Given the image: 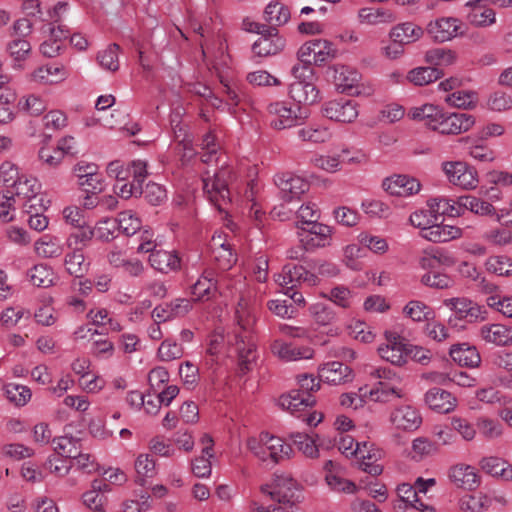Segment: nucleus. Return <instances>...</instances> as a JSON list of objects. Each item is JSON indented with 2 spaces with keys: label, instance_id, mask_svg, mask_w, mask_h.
Listing matches in <instances>:
<instances>
[{
  "label": "nucleus",
  "instance_id": "f257e3e1",
  "mask_svg": "<svg viewBox=\"0 0 512 512\" xmlns=\"http://www.w3.org/2000/svg\"><path fill=\"white\" fill-rule=\"evenodd\" d=\"M235 318L237 330L235 331V345L239 357V368L244 374L250 370V365L255 359L256 346L253 338L255 316L246 304L239 303Z\"/></svg>",
  "mask_w": 512,
  "mask_h": 512
},
{
  "label": "nucleus",
  "instance_id": "f03ea898",
  "mask_svg": "<svg viewBox=\"0 0 512 512\" xmlns=\"http://www.w3.org/2000/svg\"><path fill=\"white\" fill-rule=\"evenodd\" d=\"M247 448L260 461H271L273 464L289 459L292 454V448L289 444L268 432H262L258 439L249 438Z\"/></svg>",
  "mask_w": 512,
  "mask_h": 512
},
{
  "label": "nucleus",
  "instance_id": "7ed1b4c3",
  "mask_svg": "<svg viewBox=\"0 0 512 512\" xmlns=\"http://www.w3.org/2000/svg\"><path fill=\"white\" fill-rule=\"evenodd\" d=\"M337 49L334 44L326 39H313L305 42L298 50L297 56L303 66H294L292 72L298 77L300 70L312 74L311 64L322 65L336 57Z\"/></svg>",
  "mask_w": 512,
  "mask_h": 512
},
{
  "label": "nucleus",
  "instance_id": "20e7f679",
  "mask_svg": "<svg viewBox=\"0 0 512 512\" xmlns=\"http://www.w3.org/2000/svg\"><path fill=\"white\" fill-rule=\"evenodd\" d=\"M232 178V172L228 167L222 166L212 176L208 171L203 175V190L208 199L219 211L225 210V205L230 201L228 183Z\"/></svg>",
  "mask_w": 512,
  "mask_h": 512
},
{
  "label": "nucleus",
  "instance_id": "39448f33",
  "mask_svg": "<svg viewBox=\"0 0 512 512\" xmlns=\"http://www.w3.org/2000/svg\"><path fill=\"white\" fill-rule=\"evenodd\" d=\"M261 491L279 504L290 505L300 502L302 497L298 483L287 475H276L271 485H263Z\"/></svg>",
  "mask_w": 512,
  "mask_h": 512
},
{
  "label": "nucleus",
  "instance_id": "423d86ee",
  "mask_svg": "<svg viewBox=\"0 0 512 512\" xmlns=\"http://www.w3.org/2000/svg\"><path fill=\"white\" fill-rule=\"evenodd\" d=\"M475 124V118L466 113H448L440 108L434 131L445 135L467 132Z\"/></svg>",
  "mask_w": 512,
  "mask_h": 512
},
{
  "label": "nucleus",
  "instance_id": "0eeeda50",
  "mask_svg": "<svg viewBox=\"0 0 512 512\" xmlns=\"http://www.w3.org/2000/svg\"><path fill=\"white\" fill-rule=\"evenodd\" d=\"M12 188L15 191L13 195L24 200L27 213L37 210V206L42 207L43 199L39 197L41 185L35 177L22 174Z\"/></svg>",
  "mask_w": 512,
  "mask_h": 512
},
{
  "label": "nucleus",
  "instance_id": "6e6552de",
  "mask_svg": "<svg viewBox=\"0 0 512 512\" xmlns=\"http://www.w3.org/2000/svg\"><path fill=\"white\" fill-rule=\"evenodd\" d=\"M322 113L332 121L352 123L358 117L359 111L354 100L340 97L324 103Z\"/></svg>",
  "mask_w": 512,
  "mask_h": 512
},
{
  "label": "nucleus",
  "instance_id": "1a4fd4ad",
  "mask_svg": "<svg viewBox=\"0 0 512 512\" xmlns=\"http://www.w3.org/2000/svg\"><path fill=\"white\" fill-rule=\"evenodd\" d=\"M386 343L378 348L380 357L396 366H402L407 363L408 343L406 340L394 332H386Z\"/></svg>",
  "mask_w": 512,
  "mask_h": 512
},
{
  "label": "nucleus",
  "instance_id": "9d476101",
  "mask_svg": "<svg viewBox=\"0 0 512 512\" xmlns=\"http://www.w3.org/2000/svg\"><path fill=\"white\" fill-rule=\"evenodd\" d=\"M444 305L454 312L457 319L468 323L481 322L487 318V311L483 307L465 297L445 299Z\"/></svg>",
  "mask_w": 512,
  "mask_h": 512
},
{
  "label": "nucleus",
  "instance_id": "9b49d317",
  "mask_svg": "<svg viewBox=\"0 0 512 512\" xmlns=\"http://www.w3.org/2000/svg\"><path fill=\"white\" fill-rule=\"evenodd\" d=\"M443 171L453 185L464 189H474L478 184L477 171L464 162H445Z\"/></svg>",
  "mask_w": 512,
  "mask_h": 512
},
{
  "label": "nucleus",
  "instance_id": "f8f14e48",
  "mask_svg": "<svg viewBox=\"0 0 512 512\" xmlns=\"http://www.w3.org/2000/svg\"><path fill=\"white\" fill-rule=\"evenodd\" d=\"M266 111L271 127L276 130L294 127L302 119L297 115L296 110L284 101H275L268 104Z\"/></svg>",
  "mask_w": 512,
  "mask_h": 512
},
{
  "label": "nucleus",
  "instance_id": "ddd939ff",
  "mask_svg": "<svg viewBox=\"0 0 512 512\" xmlns=\"http://www.w3.org/2000/svg\"><path fill=\"white\" fill-rule=\"evenodd\" d=\"M461 26V21L457 18L442 17L430 21L426 31L435 42L443 43L461 35Z\"/></svg>",
  "mask_w": 512,
  "mask_h": 512
},
{
  "label": "nucleus",
  "instance_id": "4468645a",
  "mask_svg": "<svg viewBox=\"0 0 512 512\" xmlns=\"http://www.w3.org/2000/svg\"><path fill=\"white\" fill-rule=\"evenodd\" d=\"M275 184L280 191V197L285 202L299 199L309 189V183L303 178L291 173H282L275 177Z\"/></svg>",
  "mask_w": 512,
  "mask_h": 512
},
{
  "label": "nucleus",
  "instance_id": "2eb2a0df",
  "mask_svg": "<svg viewBox=\"0 0 512 512\" xmlns=\"http://www.w3.org/2000/svg\"><path fill=\"white\" fill-rule=\"evenodd\" d=\"M252 46V51L259 57L276 55L285 47V39L279 35L278 29L269 27L264 30Z\"/></svg>",
  "mask_w": 512,
  "mask_h": 512
},
{
  "label": "nucleus",
  "instance_id": "dca6fc26",
  "mask_svg": "<svg viewBox=\"0 0 512 512\" xmlns=\"http://www.w3.org/2000/svg\"><path fill=\"white\" fill-rule=\"evenodd\" d=\"M382 187L390 195L409 197L420 191L421 184L414 177L408 175H394L384 179Z\"/></svg>",
  "mask_w": 512,
  "mask_h": 512
},
{
  "label": "nucleus",
  "instance_id": "f3484780",
  "mask_svg": "<svg viewBox=\"0 0 512 512\" xmlns=\"http://www.w3.org/2000/svg\"><path fill=\"white\" fill-rule=\"evenodd\" d=\"M304 231L301 234V242L306 250L329 246L332 241L331 227L322 223H314L310 227L298 226Z\"/></svg>",
  "mask_w": 512,
  "mask_h": 512
},
{
  "label": "nucleus",
  "instance_id": "a211bd4d",
  "mask_svg": "<svg viewBox=\"0 0 512 512\" xmlns=\"http://www.w3.org/2000/svg\"><path fill=\"white\" fill-rule=\"evenodd\" d=\"M389 420L395 429L406 432L417 430L422 423L420 413L410 405H403L394 409Z\"/></svg>",
  "mask_w": 512,
  "mask_h": 512
},
{
  "label": "nucleus",
  "instance_id": "6ab92c4d",
  "mask_svg": "<svg viewBox=\"0 0 512 512\" xmlns=\"http://www.w3.org/2000/svg\"><path fill=\"white\" fill-rule=\"evenodd\" d=\"M399 500L394 504L397 512H406L408 508H413L422 512H435L432 506L425 505L418 497L414 485L402 483L397 487Z\"/></svg>",
  "mask_w": 512,
  "mask_h": 512
},
{
  "label": "nucleus",
  "instance_id": "aec40b11",
  "mask_svg": "<svg viewBox=\"0 0 512 512\" xmlns=\"http://www.w3.org/2000/svg\"><path fill=\"white\" fill-rule=\"evenodd\" d=\"M305 72L302 70L298 72V77H295L296 80L290 84L289 95L300 104L311 105L319 100V90L312 82L301 79L305 76Z\"/></svg>",
  "mask_w": 512,
  "mask_h": 512
},
{
  "label": "nucleus",
  "instance_id": "412c9836",
  "mask_svg": "<svg viewBox=\"0 0 512 512\" xmlns=\"http://www.w3.org/2000/svg\"><path fill=\"white\" fill-rule=\"evenodd\" d=\"M319 377L326 383L341 385L351 382L354 378V374L352 369L346 364L339 361H332L323 364L319 368Z\"/></svg>",
  "mask_w": 512,
  "mask_h": 512
},
{
  "label": "nucleus",
  "instance_id": "4be33fe9",
  "mask_svg": "<svg viewBox=\"0 0 512 512\" xmlns=\"http://www.w3.org/2000/svg\"><path fill=\"white\" fill-rule=\"evenodd\" d=\"M479 336L485 343L495 346H509L512 344V328L499 323L481 326Z\"/></svg>",
  "mask_w": 512,
  "mask_h": 512
},
{
  "label": "nucleus",
  "instance_id": "5701e85b",
  "mask_svg": "<svg viewBox=\"0 0 512 512\" xmlns=\"http://www.w3.org/2000/svg\"><path fill=\"white\" fill-rule=\"evenodd\" d=\"M271 351L274 355L284 361L311 359L314 353L310 347L294 346L292 344L285 343L282 340H274L271 344Z\"/></svg>",
  "mask_w": 512,
  "mask_h": 512
},
{
  "label": "nucleus",
  "instance_id": "b1692460",
  "mask_svg": "<svg viewBox=\"0 0 512 512\" xmlns=\"http://www.w3.org/2000/svg\"><path fill=\"white\" fill-rule=\"evenodd\" d=\"M449 477L459 488L474 490L480 485V476L470 465L459 464L450 469Z\"/></svg>",
  "mask_w": 512,
  "mask_h": 512
},
{
  "label": "nucleus",
  "instance_id": "393cba45",
  "mask_svg": "<svg viewBox=\"0 0 512 512\" xmlns=\"http://www.w3.org/2000/svg\"><path fill=\"white\" fill-rule=\"evenodd\" d=\"M463 230L453 225H443L434 222L424 231H420V236L430 242L444 243L462 237Z\"/></svg>",
  "mask_w": 512,
  "mask_h": 512
},
{
  "label": "nucleus",
  "instance_id": "a878e982",
  "mask_svg": "<svg viewBox=\"0 0 512 512\" xmlns=\"http://www.w3.org/2000/svg\"><path fill=\"white\" fill-rule=\"evenodd\" d=\"M150 266L161 272L169 273L176 271L180 268L181 260L176 251H167L163 249H156L148 258Z\"/></svg>",
  "mask_w": 512,
  "mask_h": 512
},
{
  "label": "nucleus",
  "instance_id": "bb28decb",
  "mask_svg": "<svg viewBox=\"0 0 512 512\" xmlns=\"http://www.w3.org/2000/svg\"><path fill=\"white\" fill-rule=\"evenodd\" d=\"M425 402L430 409L439 413H448L456 406V398L450 392L438 387L426 392Z\"/></svg>",
  "mask_w": 512,
  "mask_h": 512
},
{
  "label": "nucleus",
  "instance_id": "cd10ccee",
  "mask_svg": "<svg viewBox=\"0 0 512 512\" xmlns=\"http://www.w3.org/2000/svg\"><path fill=\"white\" fill-rule=\"evenodd\" d=\"M382 455V450L374 447L367 449V444L363 443L357 456L360 459L358 462L359 469L372 476L380 475L383 471V465L379 463Z\"/></svg>",
  "mask_w": 512,
  "mask_h": 512
},
{
  "label": "nucleus",
  "instance_id": "c85d7f7f",
  "mask_svg": "<svg viewBox=\"0 0 512 512\" xmlns=\"http://www.w3.org/2000/svg\"><path fill=\"white\" fill-rule=\"evenodd\" d=\"M449 355L460 366L476 368L481 362V357L476 347L468 343L454 344L449 350Z\"/></svg>",
  "mask_w": 512,
  "mask_h": 512
},
{
  "label": "nucleus",
  "instance_id": "c756f323",
  "mask_svg": "<svg viewBox=\"0 0 512 512\" xmlns=\"http://www.w3.org/2000/svg\"><path fill=\"white\" fill-rule=\"evenodd\" d=\"M303 275H306V269L303 266L287 264L275 281L283 289L284 294H289L291 290L303 283Z\"/></svg>",
  "mask_w": 512,
  "mask_h": 512
},
{
  "label": "nucleus",
  "instance_id": "7c9ffc66",
  "mask_svg": "<svg viewBox=\"0 0 512 512\" xmlns=\"http://www.w3.org/2000/svg\"><path fill=\"white\" fill-rule=\"evenodd\" d=\"M280 407L289 411L291 414L305 411L307 408L315 404V399L312 395L304 396L301 391H290L286 395H282L278 401Z\"/></svg>",
  "mask_w": 512,
  "mask_h": 512
},
{
  "label": "nucleus",
  "instance_id": "2f4dec72",
  "mask_svg": "<svg viewBox=\"0 0 512 512\" xmlns=\"http://www.w3.org/2000/svg\"><path fill=\"white\" fill-rule=\"evenodd\" d=\"M482 0L470 1L467 5L472 9L467 15L468 22L477 28H486L496 22V13L491 8L481 5Z\"/></svg>",
  "mask_w": 512,
  "mask_h": 512
},
{
  "label": "nucleus",
  "instance_id": "473e14b6",
  "mask_svg": "<svg viewBox=\"0 0 512 512\" xmlns=\"http://www.w3.org/2000/svg\"><path fill=\"white\" fill-rule=\"evenodd\" d=\"M334 79L336 85L342 93L358 94V83L361 79L360 74L347 66H341L335 70Z\"/></svg>",
  "mask_w": 512,
  "mask_h": 512
},
{
  "label": "nucleus",
  "instance_id": "72a5a7b5",
  "mask_svg": "<svg viewBox=\"0 0 512 512\" xmlns=\"http://www.w3.org/2000/svg\"><path fill=\"white\" fill-rule=\"evenodd\" d=\"M422 35V28L412 22L398 24L389 32L390 39L392 41L399 42L402 45L411 44L420 39Z\"/></svg>",
  "mask_w": 512,
  "mask_h": 512
},
{
  "label": "nucleus",
  "instance_id": "f704fd0d",
  "mask_svg": "<svg viewBox=\"0 0 512 512\" xmlns=\"http://www.w3.org/2000/svg\"><path fill=\"white\" fill-rule=\"evenodd\" d=\"M212 258L221 270H228L236 262L229 244L222 242L221 236L212 238Z\"/></svg>",
  "mask_w": 512,
  "mask_h": 512
},
{
  "label": "nucleus",
  "instance_id": "c9c22d12",
  "mask_svg": "<svg viewBox=\"0 0 512 512\" xmlns=\"http://www.w3.org/2000/svg\"><path fill=\"white\" fill-rule=\"evenodd\" d=\"M36 254L42 258H57L62 255L64 247L57 237L44 235L34 244Z\"/></svg>",
  "mask_w": 512,
  "mask_h": 512
},
{
  "label": "nucleus",
  "instance_id": "e433bc0d",
  "mask_svg": "<svg viewBox=\"0 0 512 512\" xmlns=\"http://www.w3.org/2000/svg\"><path fill=\"white\" fill-rule=\"evenodd\" d=\"M371 400L375 402H389L392 399L403 397V391L399 385L390 384L387 381H379L374 388L369 391Z\"/></svg>",
  "mask_w": 512,
  "mask_h": 512
},
{
  "label": "nucleus",
  "instance_id": "4c0bfd02",
  "mask_svg": "<svg viewBox=\"0 0 512 512\" xmlns=\"http://www.w3.org/2000/svg\"><path fill=\"white\" fill-rule=\"evenodd\" d=\"M217 281L212 270H205L202 276L192 286L191 293L195 300L209 299L212 292L216 290Z\"/></svg>",
  "mask_w": 512,
  "mask_h": 512
},
{
  "label": "nucleus",
  "instance_id": "58836bf2",
  "mask_svg": "<svg viewBox=\"0 0 512 512\" xmlns=\"http://www.w3.org/2000/svg\"><path fill=\"white\" fill-rule=\"evenodd\" d=\"M427 206L432 209L437 219L440 215L450 217H459L462 215V211L459 210L458 200L454 201L449 198L435 197L427 201Z\"/></svg>",
  "mask_w": 512,
  "mask_h": 512
},
{
  "label": "nucleus",
  "instance_id": "ea45409f",
  "mask_svg": "<svg viewBox=\"0 0 512 512\" xmlns=\"http://www.w3.org/2000/svg\"><path fill=\"white\" fill-rule=\"evenodd\" d=\"M264 18L270 24L269 27L277 28L289 21L290 11L284 4L278 1L270 2L265 8Z\"/></svg>",
  "mask_w": 512,
  "mask_h": 512
},
{
  "label": "nucleus",
  "instance_id": "a19ab883",
  "mask_svg": "<svg viewBox=\"0 0 512 512\" xmlns=\"http://www.w3.org/2000/svg\"><path fill=\"white\" fill-rule=\"evenodd\" d=\"M439 111L440 107L438 106L433 104H424L410 108L408 116L413 120L424 122L428 128L434 130Z\"/></svg>",
  "mask_w": 512,
  "mask_h": 512
},
{
  "label": "nucleus",
  "instance_id": "79ce46f5",
  "mask_svg": "<svg viewBox=\"0 0 512 512\" xmlns=\"http://www.w3.org/2000/svg\"><path fill=\"white\" fill-rule=\"evenodd\" d=\"M358 17L362 23L376 25L380 23H391L396 20L395 15L382 8L365 7L359 10Z\"/></svg>",
  "mask_w": 512,
  "mask_h": 512
},
{
  "label": "nucleus",
  "instance_id": "37998d69",
  "mask_svg": "<svg viewBox=\"0 0 512 512\" xmlns=\"http://www.w3.org/2000/svg\"><path fill=\"white\" fill-rule=\"evenodd\" d=\"M442 75V71L435 67H417L408 72L407 79L416 86H424L440 79Z\"/></svg>",
  "mask_w": 512,
  "mask_h": 512
},
{
  "label": "nucleus",
  "instance_id": "c03bdc74",
  "mask_svg": "<svg viewBox=\"0 0 512 512\" xmlns=\"http://www.w3.org/2000/svg\"><path fill=\"white\" fill-rule=\"evenodd\" d=\"M54 451L65 458L73 459L81 451V441L72 436H60L53 439Z\"/></svg>",
  "mask_w": 512,
  "mask_h": 512
},
{
  "label": "nucleus",
  "instance_id": "a18cd8bd",
  "mask_svg": "<svg viewBox=\"0 0 512 512\" xmlns=\"http://www.w3.org/2000/svg\"><path fill=\"white\" fill-rule=\"evenodd\" d=\"M483 471L492 476H502L512 479V467L506 461L498 457H486L480 462Z\"/></svg>",
  "mask_w": 512,
  "mask_h": 512
},
{
  "label": "nucleus",
  "instance_id": "49530a36",
  "mask_svg": "<svg viewBox=\"0 0 512 512\" xmlns=\"http://www.w3.org/2000/svg\"><path fill=\"white\" fill-rule=\"evenodd\" d=\"M298 137L305 142L314 144L325 143L331 138L328 128L319 125H309L297 131Z\"/></svg>",
  "mask_w": 512,
  "mask_h": 512
},
{
  "label": "nucleus",
  "instance_id": "de8ad7c7",
  "mask_svg": "<svg viewBox=\"0 0 512 512\" xmlns=\"http://www.w3.org/2000/svg\"><path fill=\"white\" fill-rule=\"evenodd\" d=\"M64 263L67 272L76 278L82 277L87 271L88 264L85 263L84 255L80 249H73L71 253H68L65 256Z\"/></svg>",
  "mask_w": 512,
  "mask_h": 512
},
{
  "label": "nucleus",
  "instance_id": "09e8293b",
  "mask_svg": "<svg viewBox=\"0 0 512 512\" xmlns=\"http://www.w3.org/2000/svg\"><path fill=\"white\" fill-rule=\"evenodd\" d=\"M78 230L67 238V246L71 249H80L87 246L95 236L94 229L87 224L77 227Z\"/></svg>",
  "mask_w": 512,
  "mask_h": 512
},
{
  "label": "nucleus",
  "instance_id": "8fccbe9b",
  "mask_svg": "<svg viewBox=\"0 0 512 512\" xmlns=\"http://www.w3.org/2000/svg\"><path fill=\"white\" fill-rule=\"evenodd\" d=\"M486 270L498 276L512 274V259L504 255L490 256L485 263Z\"/></svg>",
  "mask_w": 512,
  "mask_h": 512
},
{
  "label": "nucleus",
  "instance_id": "3c124183",
  "mask_svg": "<svg viewBox=\"0 0 512 512\" xmlns=\"http://www.w3.org/2000/svg\"><path fill=\"white\" fill-rule=\"evenodd\" d=\"M425 60L432 65L449 66L455 62L456 53L447 48H433L426 52Z\"/></svg>",
  "mask_w": 512,
  "mask_h": 512
},
{
  "label": "nucleus",
  "instance_id": "603ef678",
  "mask_svg": "<svg viewBox=\"0 0 512 512\" xmlns=\"http://www.w3.org/2000/svg\"><path fill=\"white\" fill-rule=\"evenodd\" d=\"M491 500L484 494L466 495L460 500V508L463 511L483 512L489 508Z\"/></svg>",
  "mask_w": 512,
  "mask_h": 512
},
{
  "label": "nucleus",
  "instance_id": "864d4df0",
  "mask_svg": "<svg viewBox=\"0 0 512 512\" xmlns=\"http://www.w3.org/2000/svg\"><path fill=\"white\" fill-rule=\"evenodd\" d=\"M476 426L480 435L487 440H495L502 435V424L498 420L480 417L477 419Z\"/></svg>",
  "mask_w": 512,
  "mask_h": 512
},
{
  "label": "nucleus",
  "instance_id": "5fc2aeb1",
  "mask_svg": "<svg viewBox=\"0 0 512 512\" xmlns=\"http://www.w3.org/2000/svg\"><path fill=\"white\" fill-rule=\"evenodd\" d=\"M116 222L118 230H121L127 236L134 235L141 228V220L132 210L119 213Z\"/></svg>",
  "mask_w": 512,
  "mask_h": 512
},
{
  "label": "nucleus",
  "instance_id": "6e6d98bb",
  "mask_svg": "<svg viewBox=\"0 0 512 512\" xmlns=\"http://www.w3.org/2000/svg\"><path fill=\"white\" fill-rule=\"evenodd\" d=\"M403 311L413 321L417 322L429 320L433 317V310L425 303L417 300L410 301Z\"/></svg>",
  "mask_w": 512,
  "mask_h": 512
},
{
  "label": "nucleus",
  "instance_id": "4d7b16f0",
  "mask_svg": "<svg viewBox=\"0 0 512 512\" xmlns=\"http://www.w3.org/2000/svg\"><path fill=\"white\" fill-rule=\"evenodd\" d=\"M290 438L303 454L310 458H317L319 456V449L315 441L305 433H292Z\"/></svg>",
  "mask_w": 512,
  "mask_h": 512
},
{
  "label": "nucleus",
  "instance_id": "13d9d810",
  "mask_svg": "<svg viewBox=\"0 0 512 512\" xmlns=\"http://www.w3.org/2000/svg\"><path fill=\"white\" fill-rule=\"evenodd\" d=\"M321 296L342 308H349L353 303L352 292L345 286H336L332 288L329 293L322 292Z\"/></svg>",
  "mask_w": 512,
  "mask_h": 512
},
{
  "label": "nucleus",
  "instance_id": "bf43d9fd",
  "mask_svg": "<svg viewBox=\"0 0 512 512\" xmlns=\"http://www.w3.org/2000/svg\"><path fill=\"white\" fill-rule=\"evenodd\" d=\"M7 399L17 406L25 405L31 398V391L28 387L10 383L5 386Z\"/></svg>",
  "mask_w": 512,
  "mask_h": 512
},
{
  "label": "nucleus",
  "instance_id": "052dcab7",
  "mask_svg": "<svg viewBox=\"0 0 512 512\" xmlns=\"http://www.w3.org/2000/svg\"><path fill=\"white\" fill-rule=\"evenodd\" d=\"M120 47L117 44H111L107 49L99 52L98 62L99 64L109 71L115 72L119 69L118 51Z\"/></svg>",
  "mask_w": 512,
  "mask_h": 512
},
{
  "label": "nucleus",
  "instance_id": "680f3d73",
  "mask_svg": "<svg viewBox=\"0 0 512 512\" xmlns=\"http://www.w3.org/2000/svg\"><path fill=\"white\" fill-rule=\"evenodd\" d=\"M30 277V281L34 286L37 287H49L53 282V273L51 269H49L45 265H35L33 268L29 270L28 273Z\"/></svg>",
  "mask_w": 512,
  "mask_h": 512
},
{
  "label": "nucleus",
  "instance_id": "e2e57ef3",
  "mask_svg": "<svg viewBox=\"0 0 512 512\" xmlns=\"http://www.w3.org/2000/svg\"><path fill=\"white\" fill-rule=\"evenodd\" d=\"M325 481L330 489L335 492L353 494L357 491V486L354 482L344 479L334 473H327Z\"/></svg>",
  "mask_w": 512,
  "mask_h": 512
},
{
  "label": "nucleus",
  "instance_id": "0e129e2a",
  "mask_svg": "<svg viewBox=\"0 0 512 512\" xmlns=\"http://www.w3.org/2000/svg\"><path fill=\"white\" fill-rule=\"evenodd\" d=\"M183 347L170 339L164 340L158 348V356L162 361H172L183 356Z\"/></svg>",
  "mask_w": 512,
  "mask_h": 512
},
{
  "label": "nucleus",
  "instance_id": "69168bd1",
  "mask_svg": "<svg viewBox=\"0 0 512 512\" xmlns=\"http://www.w3.org/2000/svg\"><path fill=\"white\" fill-rule=\"evenodd\" d=\"M445 102L457 108L471 109L476 103L475 94L467 91H456L447 95L445 97Z\"/></svg>",
  "mask_w": 512,
  "mask_h": 512
},
{
  "label": "nucleus",
  "instance_id": "338daca9",
  "mask_svg": "<svg viewBox=\"0 0 512 512\" xmlns=\"http://www.w3.org/2000/svg\"><path fill=\"white\" fill-rule=\"evenodd\" d=\"M18 106L20 110L32 116H38L46 110L45 101L36 95H29L22 98L19 101Z\"/></svg>",
  "mask_w": 512,
  "mask_h": 512
},
{
  "label": "nucleus",
  "instance_id": "774afa93",
  "mask_svg": "<svg viewBox=\"0 0 512 512\" xmlns=\"http://www.w3.org/2000/svg\"><path fill=\"white\" fill-rule=\"evenodd\" d=\"M483 239L495 246H505L512 244V231L504 228H495L486 231Z\"/></svg>",
  "mask_w": 512,
  "mask_h": 512
}]
</instances>
